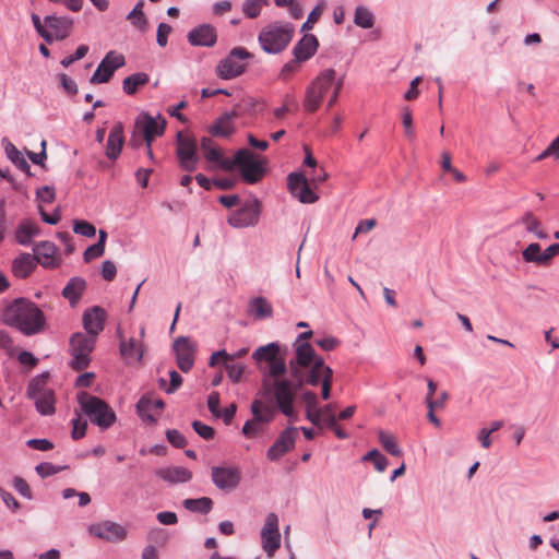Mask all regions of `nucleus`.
<instances>
[{
    "label": "nucleus",
    "mask_w": 559,
    "mask_h": 559,
    "mask_svg": "<svg viewBox=\"0 0 559 559\" xmlns=\"http://www.w3.org/2000/svg\"><path fill=\"white\" fill-rule=\"evenodd\" d=\"M287 368H289V372H290V377H292L290 380H293V383L295 384V386L301 389L304 386V384L306 383V377H304L302 371H301V369L304 367L299 366V364L295 362V359H290Z\"/></svg>",
    "instance_id": "nucleus-54"
},
{
    "label": "nucleus",
    "mask_w": 559,
    "mask_h": 559,
    "mask_svg": "<svg viewBox=\"0 0 559 559\" xmlns=\"http://www.w3.org/2000/svg\"><path fill=\"white\" fill-rule=\"evenodd\" d=\"M262 548L272 557L281 546V534L278 530V518L271 512L266 515L264 525L261 531Z\"/></svg>",
    "instance_id": "nucleus-14"
},
{
    "label": "nucleus",
    "mask_w": 559,
    "mask_h": 559,
    "mask_svg": "<svg viewBox=\"0 0 559 559\" xmlns=\"http://www.w3.org/2000/svg\"><path fill=\"white\" fill-rule=\"evenodd\" d=\"M44 22L55 32V34H52L53 40L66 39L70 35L71 28L73 26V19L67 15H46Z\"/></svg>",
    "instance_id": "nucleus-22"
},
{
    "label": "nucleus",
    "mask_w": 559,
    "mask_h": 559,
    "mask_svg": "<svg viewBox=\"0 0 559 559\" xmlns=\"http://www.w3.org/2000/svg\"><path fill=\"white\" fill-rule=\"evenodd\" d=\"M182 506L190 512L207 514L213 509V500L209 497H201L197 499L188 498L182 501Z\"/></svg>",
    "instance_id": "nucleus-39"
},
{
    "label": "nucleus",
    "mask_w": 559,
    "mask_h": 559,
    "mask_svg": "<svg viewBox=\"0 0 559 559\" xmlns=\"http://www.w3.org/2000/svg\"><path fill=\"white\" fill-rule=\"evenodd\" d=\"M120 354L127 360H136L141 361L143 357V349L135 338L131 337L129 341L121 340L120 341Z\"/></svg>",
    "instance_id": "nucleus-40"
},
{
    "label": "nucleus",
    "mask_w": 559,
    "mask_h": 559,
    "mask_svg": "<svg viewBox=\"0 0 559 559\" xmlns=\"http://www.w3.org/2000/svg\"><path fill=\"white\" fill-rule=\"evenodd\" d=\"M195 433L204 440H212L215 437V430L213 427L200 421L193 420L191 424Z\"/></svg>",
    "instance_id": "nucleus-57"
},
{
    "label": "nucleus",
    "mask_w": 559,
    "mask_h": 559,
    "mask_svg": "<svg viewBox=\"0 0 559 559\" xmlns=\"http://www.w3.org/2000/svg\"><path fill=\"white\" fill-rule=\"evenodd\" d=\"M173 27L167 23H159L156 33V43L159 47H165L168 43V36Z\"/></svg>",
    "instance_id": "nucleus-62"
},
{
    "label": "nucleus",
    "mask_w": 559,
    "mask_h": 559,
    "mask_svg": "<svg viewBox=\"0 0 559 559\" xmlns=\"http://www.w3.org/2000/svg\"><path fill=\"white\" fill-rule=\"evenodd\" d=\"M40 227L31 219H23L16 227L15 240L19 245L29 246L34 237L39 236Z\"/></svg>",
    "instance_id": "nucleus-29"
},
{
    "label": "nucleus",
    "mask_w": 559,
    "mask_h": 559,
    "mask_svg": "<svg viewBox=\"0 0 559 559\" xmlns=\"http://www.w3.org/2000/svg\"><path fill=\"white\" fill-rule=\"evenodd\" d=\"M88 531L92 535L109 542L122 540L127 536L124 527L111 521L92 524L90 525Z\"/></svg>",
    "instance_id": "nucleus-17"
},
{
    "label": "nucleus",
    "mask_w": 559,
    "mask_h": 559,
    "mask_svg": "<svg viewBox=\"0 0 559 559\" xmlns=\"http://www.w3.org/2000/svg\"><path fill=\"white\" fill-rule=\"evenodd\" d=\"M309 371L306 376V383L316 386L321 381L322 368H324V360L322 357H318L309 367Z\"/></svg>",
    "instance_id": "nucleus-45"
},
{
    "label": "nucleus",
    "mask_w": 559,
    "mask_h": 559,
    "mask_svg": "<svg viewBox=\"0 0 559 559\" xmlns=\"http://www.w3.org/2000/svg\"><path fill=\"white\" fill-rule=\"evenodd\" d=\"M298 438V428L288 426L278 435L275 442L267 449L266 457L271 462L278 461L286 453L290 452L295 448L296 440Z\"/></svg>",
    "instance_id": "nucleus-13"
},
{
    "label": "nucleus",
    "mask_w": 559,
    "mask_h": 559,
    "mask_svg": "<svg viewBox=\"0 0 559 559\" xmlns=\"http://www.w3.org/2000/svg\"><path fill=\"white\" fill-rule=\"evenodd\" d=\"M123 143V124L121 122H116L111 128L107 139L105 150L106 156L111 160H116L121 153Z\"/></svg>",
    "instance_id": "nucleus-23"
},
{
    "label": "nucleus",
    "mask_w": 559,
    "mask_h": 559,
    "mask_svg": "<svg viewBox=\"0 0 559 559\" xmlns=\"http://www.w3.org/2000/svg\"><path fill=\"white\" fill-rule=\"evenodd\" d=\"M37 261L29 253H21L13 260L12 272L19 278H26L36 267Z\"/></svg>",
    "instance_id": "nucleus-32"
},
{
    "label": "nucleus",
    "mask_w": 559,
    "mask_h": 559,
    "mask_svg": "<svg viewBox=\"0 0 559 559\" xmlns=\"http://www.w3.org/2000/svg\"><path fill=\"white\" fill-rule=\"evenodd\" d=\"M267 4L269 0H243L241 9L248 19H255L260 15L262 7Z\"/></svg>",
    "instance_id": "nucleus-46"
},
{
    "label": "nucleus",
    "mask_w": 559,
    "mask_h": 559,
    "mask_svg": "<svg viewBox=\"0 0 559 559\" xmlns=\"http://www.w3.org/2000/svg\"><path fill=\"white\" fill-rule=\"evenodd\" d=\"M295 27L289 22H274L264 26L258 36L262 50L270 55L281 53L290 43Z\"/></svg>",
    "instance_id": "nucleus-5"
},
{
    "label": "nucleus",
    "mask_w": 559,
    "mask_h": 559,
    "mask_svg": "<svg viewBox=\"0 0 559 559\" xmlns=\"http://www.w3.org/2000/svg\"><path fill=\"white\" fill-rule=\"evenodd\" d=\"M262 110L263 106L259 99L252 96H245L234 105V108L229 112L237 119L246 116L253 117Z\"/></svg>",
    "instance_id": "nucleus-25"
},
{
    "label": "nucleus",
    "mask_w": 559,
    "mask_h": 559,
    "mask_svg": "<svg viewBox=\"0 0 559 559\" xmlns=\"http://www.w3.org/2000/svg\"><path fill=\"white\" fill-rule=\"evenodd\" d=\"M150 81V76L145 72H136L127 76L122 82V90L127 95H134L141 86Z\"/></svg>",
    "instance_id": "nucleus-37"
},
{
    "label": "nucleus",
    "mask_w": 559,
    "mask_h": 559,
    "mask_svg": "<svg viewBox=\"0 0 559 559\" xmlns=\"http://www.w3.org/2000/svg\"><path fill=\"white\" fill-rule=\"evenodd\" d=\"M253 55L245 47H235L215 68L216 75L222 80H231L246 72L247 66L243 60L252 58Z\"/></svg>",
    "instance_id": "nucleus-8"
},
{
    "label": "nucleus",
    "mask_w": 559,
    "mask_h": 559,
    "mask_svg": "<svg viewBox=\"0 0 559 559\" xmlns=\"http://www.w3.org/2000/svg\"><path fill=\"white\" fill-rule=\"evenodd\" d=\"M46 146H47L46 140H41V142H40L41 151L40 152L35 153V152L26 150V155L32 160V163H34L35 165H38L43 168L46 167V164H45V160L47 159Z\"/></svg>",
    "instance_id": "nucleus-58"
},
{
    "label": "nucleus",
    "mask_w": 559,
    "mask_h": 559,
    "mask_svg": "<svg viewBox=\"0 0 559 559\" xmlns=\"http://www.w3.org/2000/svg\"><path fill=\"white\" fill-rule=\"evenodd\" d=\"M174 350L176 352V360L182 372H188L193 367V354L190 347L189 338L179 336L174 342Z\"/></svg>",
    "instance_id": "nucleus-21"
},
{
    "label": "nucleus",
    "mask_w": 559,
    "mask_h": 559,
    "mask_svg": "<svg viewBox=\"0 0 559 559\" xmlns=\"http://www.w3.org/2000/svg\"><path fill=\"white\" fill-rule=\"evenodd\" d=\"M1 144L4 148L8 159L15 165L21 171L25 173L28 177L34 176L31 171V166L23 156V153L19 151L13 143L7 138L1 140Z\"/></svg>",
    "instance_id": "nucleus-27"
},
{
    "label": "nucleus",
    "mask_w": 559,
    "mask_h": 559,
    "mask_svg": "<svg viewBox=\"0 0 559 559\" xmlns=\"http://www.w3.org/2000/svg\"><path fill=\"white\" fill-rule=\"evenodd\" d=\"M95 344L96 337L92 335L82 332L72 334L69 341V353L72 357L69 366L75 371L87 368L91 364V353Z\"/></svg>",
    "instance_id": "nucleus-7"
},
{
    "label": "nucleus",
    "mask_w": 559,
    "mask_h": 559,
    "mask_svg": "<svg viewBox=\"0 0 559 559\" xmlns=\"http://www.w3.org/2000/svg\"><path fill=\"white\" fill-rule=\"evenodd\" d=\"M261 204L257 198L246 201L240 209L231 213L227 219L235 228H246L258 224Z\"/></svg>",
    "instance_id": "nucleus-10"
},
{
    "label": "nucleus",
    "mask_w": 559,
    "mask_h": 559,
    "mask_svg": "<svg viewBox=\"0 0 559 559\" xmlns=\"http://www.w3.org/2000/svg\"><path fill=\"white\" fill-rule=\"evenodd\" d=\"M295 362L299 364L304 368H308L318 357H320L311 344L304 342L296 346Z\"/></svg>",
    "instance_id": "nucleus-34"
},
{
    "label": "nucleus",
    "mask_w": 559,
    "mask_h": 559,
    "mask_svg": "<svg viewBox=\"0 0 559 559\" xmlns=\"http://www.w3.org/2000/svg\"><path fill=\"white\" fill-rule=\"evenodd\" d=\"M319 41L312 34H305L294 46L293 56L302 62L309 60L317 52Z\"/></svg>",
    "instance_id": "nucleus-24"
},
{
    "label": "nucleus",
    "mask_w": 559,
    "mask_h": 559,
    "mask_svg": "<svg viewBox=\"0 0 559 559\" xmlns=\"http://www.w3.org/2000/svg\"><path fill=\"white\" fill-rule=\"evenodd\" d=\"M165 436L167 441L176 449H183L188 444L186 437L177 429H167Z\"/></svg>",
    "instance_id": "nucleus-56"
},
{
    "label": "nucleus",
    "mask_w": 559,
    "mask_h": 559,
    "mask_svg": "<svg viewBox=\"0 0 559 559\" xmlns=\"http://www.w3.org/2000/svg\"><path fill=\"white\" fill-rule=\"evenodd\" d=\"M542 248L537 242L530 243L523 251L522 257L525 262H532L537 265L542 263Z\"/></svg>",
    "instance_id": "nucleus-49"
},
{
    "label": "nucleus",
    "mask_w": 559,
    "mask_h": 559,
    "mask_svg": "<svg viewBox=\"0 0 559 559\" xmlns=\"http://www.w3.org/2000/svg\"><path fill=\"white\" fill-rule=\"evenodd\" d=\"M34 258L45 269H52L59 265L56 260L57 247L51 241H40L33 248Z\"/></svg>",
    "instance_id": "nucleus-20"
},
{
    "label": "nucleus",
    "mask_w": 559,
    "mask_h": 559,
    "mask_svg": "<svg viewBox=\"0 0 559 559\" xmlns=\"http://www.w3.org/2000/svg\"><path fill=\"white\" fill-rule=\"evenodd\" d=\"M402 121L405 135L408 140L413 141L415 139V131L413 128V116L408 107L403 108Z\"/></svg>",
    "instance_id": "nucleus-60"
},
{
    "label": "nucleus",
    "mask_w": 559,
    "mask_h": 559,
    "mask_svg": "<svg viewBox=\"0 0 559 559\" xmlns=\"http://www.w3.org/2000/svg\"><path fill=\"white\" fill-rule=\"evenodd\" d=\"M302 61L301 60H297L296 57H294L293 60L286 62L282 69H281V72H280V79L283 80V81H286L289 79V76L296 72L299 68V64L301 63Z\"/></svg>",
    "instance_id": "nucleus-64"
},
{
    "label": "nucleus",
    "mask_w": 559,
    "mask_h": 559,
    "mask_svg": "<svg viewBox=\"0 0 559 559\" xmlns=\"http://www.w3.org/2000/svg\"><path fill=\"white\" fill-rule=\"evenodd\" d=\"M2 322L16 329L25 336L39 334L46 330L47 321L41 309L27 298H15L2 311Z\"/></svg>",
    "instance_id": "nucleus-1"
},
{
    "label": "nucleus",
    "mask_w": 559,
    "mask_h": 559,
    "mask_svg": "<svg viewBox=\"0 0 559 559\" xmlns=\"http://www.w3.org/2000/svg\"><path fill=\"white\" fill-rule=\"evenodd\" d=\"M135 128L142 133L160 136L164 134L166 120L160 115L153 117L147 112H143L136 118Z\"/></svg>",
    "instance_id": "nucleus-19"
},
{
    "label": "nucleus",
    "mask_w": 559,
    "mask_h": 559,
    "mask_svg": "<svg viewBox=\"0 0 559 559\" xmlns=\"http://www.w3.org/2000/svg\"><path fill=\"white\" fill-rule=\"evenodd\" d=\"M69 466L68 465H55L52 463H49V462H43V463H39L38 465H36L35 467V471L37 473L38 476H40L41 478H47V477H50L52 475H56L64 469H68Z\"/></svg>",
    "instance_id": "nucleus-48"
},
{
    "label": "nucleus",
    "mask_w": 559,
    "mask_h": 559,
    "mask_svg": "<svg viewBox=\"0 0 559 559\" xmlns=\"http://www.w3.org/2000/svg\"><path fill=\"white\" fill-rule=\"evenodd\" d=\"M335 75L334 69H325L307 86L304 99L306 111L314 112L320 108L323 97L332 88Z\"/></svg>",
    "instance_id": "nucleus-6"
},
{
    "label": "nucleus",
    "mask_w": 559,
    "mask_h": 559,
    "mask_svg": "<svg viewBox=\"0 0 559 559\" xmlns=\"http://www.w3.org/2000/svg\"><path fill=\"white\" fill-rule=\"evenodd\" d=\"M248 312L257 320H263L273 316V308L266 298L259 296L249 301Z\"/></svg>",
    "instance_id": "nucleus-33"
},
{
    "label": "nucleus",
    "mask_w": 559,
    "mask_h": 559,
    "mask_svg": "<svg viewBox=\"0 0 559 559\" xmlns=\"http://www.w3.org/2000/svg\"><path fill=\"white\" fill-rule=\"evenodd\" d=\"M155 475L169 484L187 483L192 478L191 472L181 466L158 468Z\"/></svg>",
    "instance_id": "nucleus-28"
},
{
    "label": "nucleus",
    "mask_w": 559,
    "mask_h": 559,
    "mask_svg": "<svg viewBox=\"0 0 559 559\" xmlns=\"http://www.w3.org/2000/svg\"><path fill=\"white\" fill-rule=\"evenodd\" d=\"M176 155L181 169L192 173L197 169L200 160L198 143L193 136L183 135L178 132L176 135Z\"/></svg>",
    "instance_id": "nucleus-9"
},
{
    "label": "nucleus",
    "mask_w": 559,
    "mask_h": 559,
    "mask_svg": "<svg viewBox=\"0 0 559 559\" xmlns=\"http://www.w3.org/2000/svg\"><path fill=\"white\" fill-rule=\"evenodd\" d=\"M378 438L383 449L393 456H401L403 454L395 439L383 430H379Z\"/></svg>",
    "instance_id": "nucleus-43"
},
{
    "label": "nucleus",
    "mask_w": 559,
    "mask_h": 559,
    "mask_svg": "<svg viewBox=\"0 0 559 559\" xmlns=\"http://www.w3.org/2000/svg\"><path fill=\"white\" fill-rule=\"evenodd\" d=\"M200 147L204 155V158L210 163L217 164L222 169L225 162L229 158L223 156L222 150L214 144L212 138L203 136L200 141Z\"/></svg>",
    "instance_id": "nucleus-31"
},
{
    "label": "nucleus",
    "mask_w": 559,
    "mask_h": 559,
    "mask_svg": "<svg viewBox=\"0 0 559 559\" xmlns=\"http://www.w3.org/2000/svg\"><path fill=\"white\" fill-rule=\"evenodd\" d=\"M13 488L23 497V498H26L28 500L33 499V493H32V490L27 484V481L20 477V476H15L13 478Z\"/></svg>",
    "instance_id": "nucleus-61"
},
{
    "label": "nucleus",
    "mask_w": 559,
    "mask_h": 559,
    "mask_svg": "<svg viewBox=\"0 0 559 559\" xmlns=\"http://www.w3.org/2000/svg\"><path fill=\"white\" fill-rule=\"evenodd\" d=\"M211 478L219 490L231 491L240 484L241 474L237 467L213 466L211 468Z\"/></svg>",
    "instance_id": "nucleus-15"
},
{
    "label": "nucleus",
    "mask_w": 559,
    "mask_h": 559,
    "mask_svg": "<svg viewBox=\"0 0 559 559\" xmlns=\"http://www.w3.org/2000/svg\"><path fill=\"white\" fill-rule=\"evenodd\" d=\"M72 424V431L71 437L73 440H80L82 439L87 429V421L82 419L81 415L78 414L75 418L71 420Z\"/></svg>",
    "instance_id": "nucleus-55"
},
{
    "label": "nucleus",
    "mask_w": 559,
    "mask_h": 559,
    "mask_svg": "<svg viewBox=\"0 0 559 559\" xmlns=\"http://www.w3.org/2000/svg\"><path fill=\"white\" fill-rule=\"evenodd\" d=\"M262 390L264 396L273 397L283 415L288 418H294L296 416L294 401L296 393L300 389L295 386L293 380L288 378L270 380L267 377H263Z\"/></svg>",
    "instance_id": "nucleus-2"
},
{
    "label": "nucleus",
    "mask_w": 559,
    "mask_h": 559,
    "mask_svg": "<svg viewBox=\"0 0 559 559\" xmlns=\"http://www.w3.org/2000/svg\"><path fill=\"white\" fill-rule=\"evenodd\" d=\"M126 64L124 56L117 53L111 50L106 53L97 66L95 72L90 78L91 84H104L108 83L114 76L116 70L122 68Z\"/></svg>",
    "instance_id": "nucleus-11"
},
{
    "label": "nucleus",
    "mask_w": 559,
    "mask_h": 559,
    "mask_svg": "<svg viewBox=\"0 0 559 559\" xmlns=\"http://www.w3.org/2000/svg\"><path fill=\"white\" fill-rule=\"evenodd\" d=\"M143 7L144 0H140L127 15V20H129L133 26L141 31L145 29L147 25V19L143 12Z\"/></svg>",
    "instance_id": "nucleus-41"
},
{
    "label": "nucleus",
    "mask_w": 559,
    "mask_h": 559,
    "mask_svg": "<svg viewBox=\"0 0 559 559\" xmlns=\"http://www.w3.org/2000/svg\"><path fill=\"white\" fill-rule=\"evenodd\" d=\"M354 23L361 28H371L374 24V16L368 8L358 5L355 9Z\"/></svg>",
    "instance_id": "nucleus-42"
},
{
    "label": "nucleus",
    "mask_w": 559,
    "mask_h": 559,
    "mask_svg": "<svg viewBox=\"0 0 559 559\" xmlns=\"http://www.w3.org/2000/svg\"><path fill=\"white\" fill-rule=\"evenodd\" d=\"M73 231L78 235L93 238L96 235V227L84 219H74L73 221Z\"/></svg>",
    "instance_id": "nucleus-51"
},
{
    "label": "nucleus",
    "mask_w": 559,
    "mask_h": 559,
    "mask_svg": "<svg viewBox=\"0 0 559 559\" xmlns=\"http://www.w3.org/2000/svg\"><path fill=\"white\" fill-rule=\"evenodd\" d=\"M289 193L305 204H311L319 200V195L311 189L307 177L302 173H290L287 176Z\"/></svg>",
    "instance_id": "nucleus-12"
},
{
    "label": "nucleus",
    "mask_w": 559,
    "mask_h": 559,
    "mask_svg": "<svg viewBox=\"0 0 559 559\" xmlns=\"http://www.w3.org/2000/svg\"><path fill=\"white\" fill-rule=\"evenodd\" d=\"M49 378V372L45 371L40 374H37L33 379L29 380L26 389V396L28 399L36 397L44 392L51 391L52 389L47 386V380Z\"/></svg>",
    "instance_id": "nucleus-38"
},
{
    "label": "nucleus",
    "mask_w": 559,
    "mask_h": 559,
    "mask_svg": "<svg viewBox=\"0 0 559 559\" xmlns=\"http://www.w3.org/2000/svg\"><path fill=\"white\" fill-rule=\"evenodd\" d=\"M58 79H59L60 85L62 86V88L64 90V92L67 94L74 95L78 93L76 82L73 79H71L68 74L60 73L58 75Z\"/></svg>",
    "instance_id": "nucleus-63"
},
{
    "label": "nucleus",
    "mask_w": 559,
    "mask_h": 559,
    "mask_svg": "<svg viewBox=\"0 0 559 559\" xmlns=\"http://www.w3.org/2000/svg\"><path fill=\"white\" fill-rule=\"evenodd\" d=\"M234 119L235 118L230 115L229 111L223 112L209 128V132L211 133L212 136L229 138L236 132V127L233 122Z\"/></svg>",
    "instance_id": "nucleus-26"
},
{
    "label": "nucleus",
    "mask_w": 559,
    "mask_h": 559,
    "mask_svg": "<svg viewBox=\"0 0 559 559\" xmlns=\"http://www.w3.org/2000/svg\"><path fill=\"white\" fill-rule=\"evenodd\" d=\"M81 412L102 430L110 428L117 420L115 411L103 399L87 392L78 394Z\"/></svg>",
    "instance_id": "nucleus-4"
},
{
    "label": "nucleus",
    "mask_w": 559,
    "mask_h": 559,
    "mask_svg": "<svg viewBox=\"0 0 559 559\" xmlns=\"http://www.w3.org/2000/svg\"><path fill=\"white\" fill-rule=\"evenodd\" d=\"M106 312L99 306H94L84 311L82 322L86 334L97 337L104 330Z\"/></svg>",
    "instance_id": "nucleus-18"
},
{
    "label": "nucleus",
    "mask_w": 559,
    "mask_h": 559,
    "mask_svg": "<svg viewBox=\"0 0 559 559\" xmlns=\"http://www.w3.org/2000/svg\"><path fill=\"white\" fill-rule=\"evenodd\" d=\"M86 281L83 277H71L63 287L61 295L73 306L81 299L86 289Z\"/></svg>",
    "instance_id": "nucleus-30"
},
{
    "label": "nucleus",
    "mask_w": 559,
    "mask_h": 559,
    "mask_svg": "<svg viewBox=\"0 0 559 559\" xmlns=\"http://www.w3.org/2000/svg\"><path fill=\"white\" fill-rule=\"evenodd\" d=\"M325 7L324 0H321L308 14L306 22L301 25V32H307L313 28L314 23L320 19Z\"/></svg>",
    "instance_id": "nucleus-52"
},
{
    "label": "nucleus",
    "mask_w": 559,
    "mask_h": 559,
    "mask_svg": "<svg viewBox=\"0 0 559 559\" xmlns=\"http://www.w3.org/2000/svg\"><path fill=\"white\" fill-rule=\"evenodd\" d=\"M187 40L191 46L210 48L217 41V31L212 24H200L188 32Z\"/></svg>",
    "instance_id": "nucleus-16"
},
{
    "label": "nucleus",
    "mask_w": 559,
    "mask_h": 559,
    "mask_svg": "<svg viewBox=\"0 0 559 559\" xmlns=\"http://www.w3.org/2000/svg\"><path fill=\"white\" fill-rule=\"evenodd\" d=\"M35 403L36 411L43 416L55 414V393L53 390L44 392L43 394L32 397Z\"/></svg>",
    "instance_id": "nucleus-35"
},
{
    "label": "nucleus",
    "mask_w": 559,
    "mask_h": 559,
    "mask_svg": "<svg viewBox=\"0 0 559 559\" xmlns=\"http://www.w3.org/2000/svg\"><path fill=\"white\" fill-rule=\"evenodd\" d=\"M361 460L365 462L371 461L379 473L384 472L389 464L388 459L378 449L370 450Z\"/></svg>",
    "instance_id": "nucleus-47"
},
{
    "label": "nucleus",
    "mask_w": 559,
    "mask_h": 559,
    "mask_svg": "<svg viewBox=\"0 0 559 559\" xmlns=\"http://www.w3.org/2000/svg\"><path fill=\"white\" fill-rule=\"evenodd\" d=\"M88 46L87 45H80L76 50L70 55V56H67L66 58H63L61 60V66L64 67V68H68L70 67L73 62L78 61V60H81L83 59L87 52H88Z\"/></svg>",
    "instance_id": "nucleus-59"
},
{
    "label": "nucleus",
    "mask_w": 559,
    "mask_h": 559,
    "mask_svg": "<svg viewBox=\"0 0 559 559\" xmlns=\"http://www.w3.org/2000/svg\"><path fill=\"white\" fill-rule=\"evenodd\" d=\"M225 370L227 372V377L230 379L233 383L240 382L242 374L245 372L246 366L242 364H235L230 360L225 362Z\"/></svg>",
    "instance_id": "nucleus-53"
},
{
    "label": "nucleus",
    "mask_w": 559,
    "mask_h": 559,
    "mask_svg": "<svg viewBox=\"0 0 559 559\" xmlns=\"http://www.w3.org/2000/svg\"><path fill=\"white\" fill-rule=\"evenodd\" d=\"M287 371L288 368L284 358L276 357L269 364V373L264 374V377H267L270 380L283 379Z\"/></svg>",
    "instance_id": "nucleus-44"
},
{
    "label": "nucleus",
    "mask_w": 559,
    "mask_h": 559,
    "mask_svg": "<svg viewBox=\"0 0 559 559\" xmlns=\"http://www.w3.org/2000/svg\"><path fill=\"white\" fill-rule=\"evenodd\" d=\"M238 168L242 180L248 185L258 183L265 175V163L248 148L236 151L234 158L223 165V169L231 171Z\"/></svg>",
    "instance_id": "nucleus-3"
},
{
    "label": "nucleus",
    "mask_w": 559,
    "mask_h": 559,
    "mask_svg": "<svg viewBox=\"0 0 559 559\" xmlns=\"http://www.w3.org/2000/svg\"><path fill=\"white\" fill-rule=\"evenodd\" d=\"M281 350V346L277 342H271L264 346L258 347L253 354L252 358L260 365L261 361L271 362L276 357H278Z\"/></svg>",
    "instance_id": "nucleus-36"
},
{
    "label": "nucleus",
    "mask_w": 559,
    "mask_h": 559,
    "mask_svg": "<svg viewBox=\"0 0 559 559\" xmlns=\"http://www.w3.org/2000/svg\"><path fill=\"white\" fill-rule=\"evenodd\" d=\"M251 412H252V415H253V420L255 421L257 425L259 424H269L273 420V412L270 411L269 408H266V412L265 413H262L261 412V403L259 401H253V403L251 404Z\"/></svg>",
    "instance_id": "nucleus-50"
}]
</instances>
